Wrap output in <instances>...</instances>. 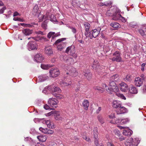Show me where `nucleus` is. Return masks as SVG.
Wrapping results in <instances>:
<instances>
[{
    "instance_id": "338daca9",
    "label": "nucleus",
    "mask_w": 146,
    "mask_h": 146,
    "mask_svg": "<svg viewBox=\"0 0 146 146\" xmlns=\"http://www.w3.org/2000/svg\"><path fill=\"white\" fill-rule=\"evenodd\" d=\"M111 4V3L110 2L108 3V2H106L104 4V5L106 6H110Z\"/></svg>"
},
{
    "instance_id": "393cba45",
    "label": "nucleus",
    "mask_w": 146,
    "mask_h": 146,
    "mask_svg": "<svg viewBox=\"0 0 146 146\" xmlns=\"http://www.w3.org/2000/svg\"><path fill=\"white\" fill-rule=\"evenodd\" d=\"M23 32L25 35H29L32 33V31L28 29H25L23 30Z\"/></svg>"
},
{
    "instance_id": "3c124183",
    "label": "nucleus",
    "mask_w": 146,
    "mask_h": 146,
    "mask_svg": "<svg viewBox=\"0 0 146 146\" xmlns=\"http://www.w3.org/2000/svg\"><path fill=\"white\" fill-rule=\"evenodd\" d=\"M70 29H71L72 32L74 34H76V30L75 28L73 27H70Z\"/></svg>"
},
{
    "instance_id": "680f3d73",
    "label": "nucleus",
    "mask_w": 146,
    "mask_h": 146,
    "mask_svg": "<svg viewBox=\"0 0 146 146\" xmlns=\"http://www.w3.org/2000/svg\"><path fill=\"white\" fill-rule=\"evenodd\" d=\"M33 25H36V24L34 23H31V24H27V27H33Z\"/></svg>"
},
{
    "instance_id": "2eb2a0df",
    "label": "nucleus",
    "mask_w": 146,
    "mask_h": 146,
    "mask_svg": "<svg viewBox=\"0 0 146 146\" xmlns=\"http://www.w3.org/2000/svg\"><path fill=\"white\" fill-rule=\"evenodd\" d=\"M44 52L48 55H50L53 54L52 50L50 46H46L45 47Z\"/></svg>"
},
{
    "instance_id": "49530a36",
    "label": "nucleus",
    "mask_w": 146,
    "mask_h": 146,
    "mask_svg": "<svg viewBox=\"0 0 146 146\" xmlns=\"http://www.w3.org/2000/svg\"><path fill=\"white\" fill-rule=\"evenodd\" d=\"M66 62H70V64H72L74 62V60L71 57H69L66 60Z\"/></svg>"
},
{
    "instance_id": "c03bdc74",
    "label": "nucleus",
    "mask_w": 146,
    "mask_h": 146,
    "mask_svg": "<svg viewBox=\"0 0 146 146\" xmlns=\"http://www.w3.org/2000/svg\"><path fill=\"white\" fill-rule=\"evenodd\" d=\"M38 9V6L37 5H36L34 7L33 9V12L34 13H36L37 12ZM33 14H35V13H33Z\"/></svg>"
},
{
    "instance_id": "6ab92c4d",
    "label": "nucleus",
    "mask_w": 146,
    "mask_h": 146,
    "mask_svg": "<svg viewBox=\"0 0 146 146\" xmlns=\"http://www.w3.org/2000/svg\"><path fill=\"white\" fill-rule=\"evenodd\" d=\"M121 15L119 12L118 11H116L115 12L112 18V19L114 20L117 21L119 20Z\"/></svg>"
},
{
    "instance_id": "bf43d9fd",
    "label": "nucleus",
    "mask_w": 146,
    "mask_h": 146,
    "mask_svg": "<svg viewBox=\"0 0 146 146\" xmlns=\"http://www.w3.org/2000/svg\"><path fill=\"white\" fill-rule=\"evenodd\" d=\"M44 108L46 110H49L51 108H50V107L47 104H46L44 106Z\"/></svg>"
},
{
    "instance_id": "9d476101",
    "label": "nucleus",
    "mask_w": 146,
    "mask_h": 146,
    "mask_svg": "<svg viewBox=\"0 0 146 146\" xmlns=\"http://www.w3.org/2000/svg\"><path fill=\"white\" fill-rule=\"evenodd\" d=\"M128 110L126 108L123 106H122L118 108V109H117L116 110V112L117 114H119L122 113H127Z\"/></svg>"
},
{
    "instance_id": "e2e57ef3",
    "label": "nucleus",
    "mask_w": 146,
    "mask_h": 146,
    "mask_svg": "<svg viewBox=\"0 0 146 146\" xmlns=\"http://www.w3.org/2000/svg\"><path fill=\"white\" fill-rule=\"evenodd\" d=\"M107 86L106 84H102V88L103 89H105L106 90V89H108V88H107Z\"/></svg>"
},
{
    "instance_id": "39448f33",
    "label": "nucleus",
    "mask_w": 146,
    "mask_h": 146,
    "mask_svg": "<svg viewBox=\"0 0 146 146\" xmlns=\"http://www.w3.org/2000/svg\"><path fill=\"white\" fill-rule=\"evenodd\" d=\"M113 57L110 58L112 61L121 62L122 61V58L121 56L120 53L119 51H116L113 54Z\"/></svg>"
},
{
    "instance_id": "f257e3e1",
    "label": "nucleus",
    "mask_w": 146,
    "mask_h": 146,
    "mask_svg": "<svg viewBox=\"0 0 146 146\" xmlns=\"http://www.w3.org/2000/svg\"><path fill=\"white\" fill-rule=\"evenodd\" d=\"M140 142V140L138 138H130L125 142V144L126 146H137Z\"/></svg>"
},
{
    "instance_id": "4be33fe9",
    "label": "nucleus",
    "mask_w": 146,
    "mask_h": 146,
    "mask_svg": "<svg viewBox=\"0 0 146 146\" xmlns=\"http://www.w3.org/2000/svg\"><path fill=\"white\" fill-rule=\"evenodd\" d=\"M112 105L113 108L118 109V108L121 106V103L119 101H114L113 102Z\"/></svg>"
},
{
    "instance_id": "f8f14e48",
    "label": "nucleus",
    "mask_w": 146,
    "mask_h": 146,
    "mask_svg": "<svg viewBox=\"0 0 146 146\" xmlns=\"http://www.w3.org/2000/svg\"><path fill=\"white\" fill-rule=\"evenodd\" d=\"M134 82L136 86L140 87L143 84V80L141 78L138 77L135 78Z\"/></svg>"
},
{
    "instance_id": "aec40b11",
    "label": "nucleus",
    "mask_w": 146,
    "mask_h": 146,
    "mask_svg": "<svg viewBox=\"0 0 146 146\" xmlns=\"http://www.w3.org/2000/svg\"><path fill=\"white\" fill-rule=\"evenodd\" d=\"M82 74L84 75L86 78L88 80L90 79L92 77V74L89 71L87 70L83 72Z\"/></svg>"
},
{
    "instance_id": "052dcab7",
    "label": "nucleus",
    "mask_w": 146,
    "mask_h": 146,
    "mask_svg": "<svg viewBox=\"0 0 146 146\" xmlns=\"http://www.w3.org/2000/svg\"><path fill=\"white\" fill-rule=\"evenodd\" d=\"M88 37L90 38V39H92L93 37L92 36V32H90L89 33Z\"/></svg>"
},
{
    "instance_id": "e433bc0d",
    "label": "nucleus",
    "mask_w": 146,
    "mask_h": 146,
    "mask_svg": "<svg viewBox=\"0 0 146 146\" xmlns=\"http://www.w3.org/2000/svg\"><path fill=\"white\" fill-rule=\"evenodd\" d=\"M109 85L110 86V87H113L116 85L114 81L113 80H110L109 82Z\"/></svg>"
},
{
    "instance_id": "f03ea898",
    "label": "nucleus",
    "mask_w": 146,
    "mask_h": 146,
    "mask_svg": "<svg viewBox=\"0 0 146 146\" xmlns=\"http://www.w3.org/2000/svg\"><path fill=\"white\" fill-rule=\"evenodd\" d=\"M66 39V38H62L57 40L54 44L57 46V49L59 51H61L65 46L66 43L62 42Z\"/></svg>"
},
{
    "instance_id": "774afa93",
    "label": "nucleus",
    "mask_w": 146,
    "mask_h": 146,
    "mask_svg": "<svg viewBox=\"0 0 146 146\" xmlns=\"http://www.w3.org/2000/svg\"><path fill=\"white\" fill-rule=\"evenodd\" d=\"M118 138H119L121 141L124 140L125 139V138L123 136H121V135L120 136H119V137H118Z\"/></svg>"
},
{
    "instance_id": "603ef678",
    "label": "nucleus",
    "mask_w": 146,
    "mask_h": 146,
    "mask_svg": "<svg viewBox=\"0 0 146 146\" xmlns=\"http://www.w3.org/2000/svg\"><path fill=\"white\" fill-rule=\"evenodd\" d=\"M41 67L42 69H47L48 68V65L42 64Z\"/></svg>"
},
{
    "instance_id": "a19ab883",
    "label": "nucleus",
    "mask_w": 146,
    "mask_h": 146,
    "mask_svg": "<svg viewBox=\"0 0 146 146\" xmlns=\"http://www.w3.org/2000/svg\"><path fill=\"white\" fill-rule=\"evenodd\" d=\"M39 130L42 133L44 134H46L47 132V129L46 128H43L42 127H40L39 128Z\"/></svg>"
},
{
    "instance_id": "69168bd1",
    "label": "nucleus",
    "mask_w": 146,
    "mask_h": 146,
    "mask_svg": "<svg viewBox=\"0 0 146 146\" xmlns=\"http://www.w3.org/2000/svg\"><path fill=\"white\" fill-rule=\"evenodd\" d=\"M143 90L144 93H146V85H144L143 86Z\"/></svg>"
},
{
    "instance_id": "79ce46f5",
    "label": "nucleus",
    "mask_w": 146,
    "mask_h": 146,
    "mask_svg": "<svg viewBox=\"0 0 146 146\" xmlns=\"http://www.w3.org/2000/svg\"><path fill=\"white\" fill-rule=\"evenodd\" d=\"M55 33L54 32H50L47 35V37L49 38H50L51 37L54 38V34Z\"/></svg>"
},
{
    "instance_id": "4d7b16f0",
    "label": "nucleus",
    "mask_w": 146,
    "mask_h": 146,
    "mask_svg": "<svg viewBox=\"0 0 146 146\" xmlns=\"http://www.w3.org/2000/svg\"><path fill=\"white\" fill-rule=\"evenodd\" d=\"M145 65L146 64L145 63H143L141 65V70L143 72L145 70L144 67Z\"/></svg>"
},
{
    "instance_id": "7c9ffc66",
    "label": "nucleus",
    "mask_w": 146,
    "mask_h": 146,
    "mask_svg": "<svg viewBox=\"0 0 146 146\" xmlns=\"http://www.w3.org/2000/svg\"><path fill=\"white\" fill-rule=\"evenodd\" d=\"M98 121L102 124H103L104 123V121L102 116L101 115H99L97 117Z\"/></svg>"
},
{
    "instance_id": "bb28decb",
    "label": "nucleus",
    "mask_w": 146,
    "mask_h": 146,
    "mask_svg": "<svg viewBox=\"0 0 146 146\" xmlns=\"http://www.w3.org/2000/svg\"><path fill=\"white\" fill-rule=\"evenodd\" d=\"M37 138L39 141L42 142L45 141L46 139V136L41 135L38 136Z\"/></svg>"
},
{
    "instance_id": "58836bf2",
    "label": "nucleus",
    "mask_w": 146,
    "mask_h": 146,
    "mask_svg": "<svg viewBox=\"0 0 146 146\" xmlns=\"http://www.w3.org/2000/svg\"><path fill=\"white\" fill-rule=\"evenodd\" d=\"M116 95L123 99L126 100V98L124 96L123 94H121L118 92L116 93Z\"/></svg>"
},
{
    "instance_id": "dca6fc26",
    "label": "nucleus",
    "mask_w": 146,
    "mask_h": 146,
    "mask_svg": "<svg viewBox=\"0 0 146 146\" xmlns=\"http://www.w3.org/2000/svg\"><path fill=\"white\" fill-rule=\"evenodd\" d=\"M139 32L142 36L146 35V24L142 26V27L139 30Z\"/></svg>"
},
{
    "instance_id": "c9c22d12",
    "label": "nucleus",
    "mask_w": 146,
    "mask_h": 146,
    "mask_svg": "<svg viewBox=\"0 0 146 146\" xmlns=\"http://www.w3.org/2000/svg\"><path fill=\"white\" fill-rule=\"evenodd\" d=\"M84 25L85 27V31H89V30L90 27V24L88 23H85Z\"/></svg>"
},
{
    "instance_id": "4468645a",
    "label": "nucleus",
    "mask_w": 146,
    "mask_h": 146,
    "mask_svg": "<svg viewBox=\"0 0 146 146\" xmlns=\"http://www.w3.org/2000/svg\"><path fill=\"white\" fill-rule=\"evenodd\" d=\"M119 87L121 90L124 92H126L128 89L127 84L123 82H122L119 84Z\"/></svg>"
},
{
    "instance_id": "0eeeda50",
    "label": "nucleus",
    "mask_w": 146,
    "mask_h": 146,
    "mask_svg": "<svg viewBox=\"0 0 146 146\" xmlns=\"http://www.w3.org/2000/svg\"><path fill=\"white\" fill-rule=\"evenodd\" d=\"M50 76L55 78L57 77L60 74L59 70L57 68H51L49 71Z\"/></svg>"
},
{
    "instance_id": "0e129e2a",
    "label": "nucleus",
    "mask_w": 146,
    "mask_h": 146,
    "mask_svg": "<svg viewBox=\"0 0 146 146\" xmlns=\"http://www.w3.org/2000/svg\"><path fill=\"white\" fill-rule=\"evenodd\" d=\"M60 34L59 33H55L54 34V38L58 36H60Z\"/></svg>"
},
{
    "instance_id": "72a5a7b5",
    "label": "nucleus",
    "mask_w": 146,
    "mask_h": 146,
    "mask_svg": "<svg viewBox=\"0 0 146 146\" xmlns=\"http://www.w3.org/2000/svg\"><path fill=\"white\" fill-rule=\"evenodd\" d=\"M113 132L114 133L115 136L116 138H118V137L120 136V133L118 130L115 129L114 130Z\"/></svg>"
},
{
    "instance_id": "09e8293b",
    "label": "nucleus",
    "mask_w": 146,
    "mask_h": 146,
    "mask_svg": "<svg viewBox=\"0 0 146 146\" xmlns=\"http://www.w3.org/2000/svg\"><path fill=\"white\" fill-rule=\"evenodd\" d=\"M129 121V120L127 119H123L121 121V123L123 124L127 123Z\"/></svg>"
},
{
    "instance_id": "8fccbe9b",
    "label": "nucleus",
    "mask_w": 146,
    "mask_h": 146,
    "mask_svg": "<svg viewBox=\"0 0 146 146\" xmlns=\"http://www.w3.org/2000/svg\"><path fill=\"white\" fill-rule=\"evenodd\" d=\"M119 121H120V120L119 119L116 120L115 121L111 120L110 121V123L113 124H118L119 123Z\"/></svg>"
},
{
    "instance_id": "423d86ee",
    "label": "nucleus",
    "mask_w": 146,
    "mask_h": 146,
    "mask_svg": "<svg viewBox=\"0 0 146 146\" xmlns=\"http://www.w3.org/2000/svg\"><path fill=\"white\" fill-rule=\"evenodd\" d=\"M58 101L56 99L54 98H50L49 99L48 104L52 108L50 110L54 109L57 107V104Z\"/></svg>"
},
{
    "instance_id": "5701e85b",
    "label": "nucleus",
    "mask_w": 146,
    "mask_h": 146,
    "mask_svg": "<svg viewBox=\"0 0 146 146\" xmlns=\"http://www.w3.org/2000/svg\"><path fill=\"white\" fill-rule=\"evenodd\" d=\"M132 131L131 130L127 129L126 130H124L123 131V135L126 136H130L132 133Z\"/></svg>"
},
{
    "instance_id": "f3484780",
    "label": "nucleus",
    "mask_w": 146,
    "mask_h": 146,
    "mask_svg": "<svg viewBox=\"0 0 146 146\" xmlns=\"http://www.w3.org/2000/svg\"><path fill=\"white\" fill-rule=\"evenodd\" d=\"M129 92L133 94H136L138 93L137 89L133 85H131L129 88Z\"/></svg>"
},
{
    "instance_id": "13d9d810",
    "label": "nucleus",
    "mask_w": 146,
    "mask_h": 146,
    "mask_svg": "<svg viewBox=\"0 0 146 146\" xmlns=\"http://www.w3.org/2000/svg\"><path fill=\"white\" fill-rule=\"evenodd\" d=\"M6 8L5 7H4L2 9L0 10V14H2L3 13L4 11L6 9Z\"/></svg>"
},
{
    "instance_id": "6e6d98bb",
    "label": "nucleus",
    "mask_w": 146,
    "mask_h": 146,
    "mask_svg": "<svg viewBox=\"0 0 146 146\" xmlns=\"http://www.w3.org/2000/svg\"><path fill=\"white\" fill-rule=\"evenodd\" d=\"M54 133V131L52 130L49 129H47V134H51L53 133Z\"/></svg>"
},
{
    "instance_id": "473e14b6",
    "label": "nucleus",
    "mask_w": 146,
    "mask_h": 146,
    "mask_svg": "<svg viewBox=\"0 0 146 146\" xmlns=\"http://www.w3.org/2000/svg\"><path fill=\"white\" fill-rule=\"evenodd\" d=\"M93 131V135L94 138L96 139H97L98 137V132L97 127H95L94 128Z\"/></svg>"
},
{
    "instance_id": "a18cd8bd",
    "label": "nucleus",
    "mask_w": 146,
    "mask_h": 146,
    "mask_svg": "<svg viewBox=\"0 0 146 146\" xmlns=\"http://www.w3.org/2000/svg\"><path fill=\"white\" fill-rule=\"evenodd\" d=\"M31 38H33L34 40L36 41H38L40 40H41V37L39 36H36L35 37H32V38L30 37V38H28V39H29Z\"/></svg>"
},
{
    "instance_id": "cd10ccee",
    "label": "nucleus",
    "mask_w": 146,
    "mask_h": 146,
    "mask_svg": "<svg viewBox=\"0 0 146 146\" xmlns=\"http://www.w3.org/2000/svg\"><path fill=\"white\" fill-rule=\"evenodd\" d=\"M61 92L60 89L58 87H56L54 88L52 91V93L53 95L54 93H60Z\"/></svg>"
},
{
    "instance_id": "c85d7f7f",
    "label": "nucleus",
    "mask_w": 146,
    "mask_h": 146,
    "mask_svg": "<svg viewBox=\"0 0 146 146\" xmlns=\"http://www.w3.org/2000/svg\"><path fill=\"white\" fill-rule=\"evenodd\" d=\"M56 115H55V119L56 120H62V118L60 115L59 113L57 112L55 113Z\"/></svg>"
},
{
    "instance_id": "b1692460",
    "label": "nucleus",
    "mask_w": 146,
    "mask_h": 146,
    "mask_svg": "<svg viewBox=\"0 0 146 146\" xmlns=\"http://www.w3.org/2000/svg\"><path fill=\"white\" fill-rule=\"evenodd\" d=\"M48 78V76L46 75H43L38 77L39 80L41 82L47 80Z\"/></svg>"
},
{
    "instance_id": "f704fd0d",
    "label": "nucleus",
    "mask_w": 146,
    "mask_h": 146,
    "mask_svg": "<svg viewBox=\"0 0 146 146\" xmlns=\"http://www.w3.org/2000/svg\"><path fill=\"white\" fill-rule=\"evenodd\" d=\"M53 95L59 99H62L64 98V96L63 95L57 93H54L53 94Z\"/></svg>"
},
{
    "instance_id": "2f4dec72",
    "label": "nucleus",
    "mask_w": 146,
    "mask_h": 146,
    "mask_svg": "<svg viewBox=\"0 0 146 146\" xmlns=\"http://www.w3.org/2000/svg\"><path fill=\"white\" fill-rule=\"evenodd\" d=\"M60 82L62 86H68L71 84V82L70 81H69L68 82L66 81V80H65V81Z\"/></svg>"
},
{
    "instance_id": "ea45409f",
    "label": "nucleus",
    "mask_w": 146,
    "mask_h": 146,
    "mask_svg": "<svg viewBox=\"0 0 146 146\" xmlns=\"http://www.w3.org/2000/svg\"><path fill=\"white\" fill-rule=\"evenodd\" d=\"M118 76L119 75L118 74L114 75L110 77V80H113L114 81H115L116 80V79Z\"/></svg>"
},
{
    "instance_id": "c756f323",
    "label": "nucleus",
    "mask_w": 146,
    "mask_h": 146,
    "mask_svg": "<svg viewBox=\"0 0 146 146\" xmlns=\"http://www.w3.org/2000/svg\"><path fill=\"white\" fill-rule=\"evenodd\" d=\"M110 25L116 29L119 28V24L117 23L113 22L110 24Z\"/></svg>"
},
{
    "instance_id": "9b49d317",
    "label": "nucleus",
    "mask_w": 146,
    "mask_h": 146,
    "mask_svg": "<svg viewBox=\"0 0 146 146\" xmlns=\"http://www.w3.org/2000/svg\"><path fill=\"white\" fill-rule=\"evenodd\" d=\"M106 90L108 92L110 93L113 92L116 93L119 91L118 87L116 85L112 87L108 88V89H106Z\"/></svg>"
},
{
    "instance_id": "864d4df0",
    "label": "nucleus",
    "mask_w": 146,
    "mask_h": 146,
    "mask_svg": "<svg viewBox=\"0 0 146 146\" xmlns=\"http://www.w3.org/2000/svg\"><path fill=\"white\" fill-rule=\"evenodd\" d=\"M41 26L44 29H46L47 25L45 23L43 22Z\"/></svg>"
},
{
    "instance_id": "20e7f679",
    "label": "nucleus",
    "mask_w": 146,
    "mask_h": 146,
    "mask_svg": "<svg viewBox=\"0 0 146 146\" xmlns=\"http://www.w3.org/2000/svg\"><path fill=\"white\" fill-rule=\"evenodd\" d=\"M67 70L66 71V74H69L71 76L75 77L78 74V72H77L76 69L71 66H69L66 68Z\"/></svg>"
},
{
    "instance_id": "37998d69",
    "label": "nucleus",
    "mask_w": 146,
    "mask_h": 146,
    "mask_svg": "<svg viewBox=\"0 0 146 146\" xmlns=\"http://www.w3.org/2000/svg\"><path fill=\"white\" fill-rule=\"evenodd\" d=\"M50 21L52 22H56L57 20L55 17L54 15H52L50 17Z\"/></svg>"
},
{
    "instance_id": "6e6552de",
    "label": "nucleus",
    "mask_w": 146,
    "mask_h": 146,
    "mask_svg": "<svg viewBox=\"0 0 146 146\" xmlns=\"http://www.w3.org/2000/svg\"><path fill=\"white\" fill-rule=\"evenodd\" d=\"M27 47L29 50L37 49L36 43L35 42L33 41L28 42Z\"/></svg>"
},
{
    "instance_id": "a878e982",
    "label": "nucleus",
    "mask_w": 146,
    "mask_h": 146,
    "mask_svg": "<svg viewBox=\"0 0 146 146\" xmlns=\"http://www.w3.org/2000/svg\"><path fill=\"white\" fill-rule=\"evenodd\" d=\"M82 105L84 109L87 110L89 106V102L87 100H84L83 102Z\"/></svg>"
},
{
    "instance_id": "a211bd4d",
    "label": "nucleus",
    "mask_w": 146,
    "mask_h": 146,
    "mask_svg": "<svg viewBox=\"0 0 146 146\" xmlns=\"http://www.w3.org/2000/svg\"><path fill=\"white\" fill-rule=\"evenodd\" d=\"M42 122L44 124H46L47 125L48 127L50 128L53 129L54 128L53 123L49 120H44Z\"/></svg>"
},
{
    "instance_id": "1a4fd4ad",
    "label": "nucleus",
    "mask_w": 146,
    "mask_h": 146,
    "mask_svg": "<svg viewBox=\"0 0 146 146\" xmlns=\"http://www.w3.org/2000/svg\"><path fill=\"white\" fill-rule=\"evenodd\" d=\"M93 68L98 72H101V67L99 65V64L97 60H94L93 64L92 66Z\"/></svg>"
},
{
    "instance_id": "de8ad7c7",
    "label": "nucleus",
    "mask_w": 146,
    "mask_h": 146,
    "mask_svg": "<svg viewBox=\"0 0 146 146\" xmlns=\"http://www.w3.org/2000/svg\"><path fill=\"white\" fill-rule=\"evenodd\" d=\"M13 20L14 21H18L20 22H23L24 21V20L23 19L18 17H14L13 19Z\"/></svg>"
},
{
    "instance_id": "4c0bfd02",
    "label": "nucleus",
    "mask_w": 146,
    "mask_h": 146,
    "mask_svg": "<svg viewBox=\"0 0 146 146\" xmlns=\"http://www.w3.org/2000/svg\"><path fill=\"white\" fill-rule=\"evenodd\" d=\"M125 81L127 82H130L131 80V79L130 75H127L124 78Z\"/></svg>"
},
{
    "instance_id": "ddd939ff",
    "label": "nucleus",
    "mask_w": 146,
    "mask_h": 146,
    "mask_svg": "<svg viewBox=\"0 0 146 146\" xmlns=\"http://www.w3.org/2000/svg\"><path fill=\"white\" fill-rule=\"evenodd\" d=\"M44 58L42 55L40 53H37L35 57V60L37 62H41L43 60Z\"/></svg>"
},
{
    "instance_id": "412c9836",
    "label": "nucleus",
    "mask_w": 146,
    "mask_h": 146,
    "mask_svg": "<svg viewBox=\"0 0 146 146\" xmlns=\"http://www.w3.org/2000/svg\"><path fill=\"white\" fill-rule=\"evenodd\" d=\"M101 30V29L99 28L98 29H94L92 31V36L93 37L95 38L98 36Z\"/></svg>"
},
{
    "instance_id": "5fc2aeb1",
    "label": "nucleus",
    "mask_w": 146,
    "mask_h": 146,
    "mask_svg": "<svg viewBox=\"0 0 146 146\" xmlns=\"http://www.w3.org/2000/svg\"><path fill=\"white\" fill-rule=\"evenodd\" d=\"M119 20H121L122 22L124 23H125L126 22V19L124 17H122L121 15L120 17Z\"/></svg>"
},
{
    "instance_id": "7ed1b4c3",
    "label": "nucleus",
    "mask_w": 146,
    "mask_h": 146,
    "mask_svg": "<svg viewBox=\"0 0 146 146\" xmlns=\"http://www.w3.org/2000/svg\"><path fill=\"white\" fill-rule=\"evenodd\" d=\"M65 52L75 58L77 57V55L76 53L75 48L74 45H72L66 48Z\"/></svg>"
}]
</instances>
